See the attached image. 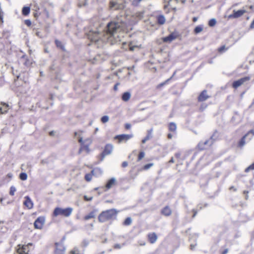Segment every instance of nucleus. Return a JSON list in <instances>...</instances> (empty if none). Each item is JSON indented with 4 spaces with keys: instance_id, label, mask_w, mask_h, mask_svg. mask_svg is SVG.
Wrapping results in <instances>:
<instances>
[{
    "instance_id": "1",
    "label": "nucleus",
    "mask_w": 254,
    "mask_h": 254,
    "mask_svg": "<svg viewBox=\"0 0 254 254\" xmlns=\"http://www.w3.org/2000/svg\"><path fill=\"white\" fill-rule=\"evenodd\" d=\"M126 24L123 22L112 21L108 23L105 30L103 31L104 39L108 40L118 32L125 31Z\"/></svg>"
},
{
    "instance_id": "2",
    "label": "nucleus",
    "mask_w": 254,
    "mask_h": 254,
    "mask_svg": "<svg viewBox=\"0 0 254 254\" xmlns=\"http://www.w3.org/2000/svg\"><path fill=\"white\" fill-rule=\"evenodd\" d=\"M118 211L112 208L102 211L98 216V220L100 223L116 219Z\"/></svg>"
},
{
    "instance_id": "3",
    "label": "nucleus",
    "mask_w": 254,
    "mask_h": 254,
    "mask_svg": "<svg viewBox=\"0 0 254 254\" xmlns=\"http://www.w3.org/2000/svg\"><path fill=\"white\" fill-rule=\"evenodd\" d=\"M72 211L73 209L71 207L62 208L57 207L54 210L52 215L53 217L61 216L64 217H68L71 215Z\"/></svg>"
},
{
    "instance_id": "4",
    "label": "nucleus",
    "mask_w": 254,
    "mask_h": 254,
    "mask_svg": "<svg viewBox=\"0 0 254 254\" xmlns=\"http://www.w3.org/2000/svg\"><path fill=\"white\" fill-rule=\"evenodd\" d=\"M87 36L88 39L94 42L98 41L100 39L102 40H106L104 39L103 32L100 33L98 31H90L87 33Z\"/></svg>"
},
{
    "instance_id": "5",
    "label": "nucleus",
    "mask_w": 254,
    "mask_h": 254,
    "mask_svg": "<svg viewBox=\"0 0 254 254\" xmlns=\"http://www.w3.org/2000/svg\"><path fill=\"white\" fill-rule=\"evenodd\" d=\"M78 142L81 144L78 153L80 154L83 151H85L87 153H89L90 151L89 146L92 143V140L90 138H87L83 141L82 138H80L78 139Z\"/></svg>"
},
{
    "instance_id": "6",
    "label": "nucleus",
    "mask_w": 254,
    "mask_h": 254,
    "mask_svg": "<svg viewBox=\"0 0 254 254\" xmlns=\"http://www.w3.org/2000/svg\"><path fill=\"white\" fill-rule=\"evenodd\" d=\"M33 246L31 243L25 245L18 244L16 247V252L17 254H29L30 247Z\"/></svg>"
},
{
    "instance_id": "7",
    "label": "nucleus",
    "mask_w": 254,
    "mask_h": 254,
    "mask_svg": "<svg viewBox=\"0 0 254 254\" xmlns=\"http://www.w3.org/2000/svg\"><path fill=\"white\" fill-rule=\"evenodd\" d=\"M175 1L176 3L178 2V0H163V9L165 11L166 13H169L171 10L176 11V7L171 5V2Z\"/></svg>"
},
{
    "instance_id": "8",
    "label": "nucleus",
    "mask_w": 254,
    "mask_h": 254,
    "mask_svg": "<svg viewBox=\"0 0 254 254\" xmlns=\"http://www.w3.org/2000/svg\"><path fill=\"white\" fill-rule=\"evenodd\" d=\"M133 137L132 134H122L117 135L114 137V140H117V143L120 144L122 142H127L128 140Z\"/></svg>"
},
{
    "instance_id": "9",
    "label": "nucleus",
    "mask_w": 254,
    "mask_h": 254,
    "mask_svg": "<svg viewBox=\"0 0 254 254\" xmlns=\"http://www.w3.org/2000/svg\"><path fill=\"white\" fill-rule=\"evenodd\" d=\"M54 254H64L65 248L62 242L55 243Z\"/></svg>"
},
{
    "instance_id": "10",
    "label": "nucleus",
    "mask_w": 254,
    "mask_h": 254,
    "mask_svg": "<svg viewBox=\"0 0 254 254\" xmlns=\"http://www.w3.org/2000/svg\"><path fill=\"white\" fill-rule=\"evenodd\" d=\"M46 218L44 216L38 217L34 223V227L36 229H42L45 222Z\"/></svg>"
},
{
    "instance_id": "11",
    "label": "nucleus",
    "mask_w": 254,
    "mask_h": 254,
    "mask_svg": "<svg viewBox=\"0 0 254 254\" xmlns=\"http://www.w3.org/2000/svg\"><path fill=\"white\" fill-rule=\"evenodd\" d=\"M250 79V76H245L237 80L234 81L232 83V87L234 89H237L239 86L244 84L245 82L248 81Z\"/></svg>"
},
{
    "instance_id": "12",
    "label": "nucleus",
    "mask_w": 254,
    "mask_h": 254,
    "mask_svg": "<svg viewBox=\"0 0 254 254\" xmlns=\"http://www.w3.org/2000/svg\"><path fill=\"white\" fill-rule=\"evenodd\" d=\"M113 149V145L111 144H107L104 148L103 151L101 154V156L102 159H103L105 156L110 154Z\"/></svg>"
},
{
    "instance_id": "13",
    "label": "nucleus",
    "mask_w": 254,
    "mask_h": 254,
    "mask_svg": "<svg viewBox=\"0 0 254 254\" xmlns=\"http://www.w3.org/2000/svg\"><path fill=\"white\" fill-rule=\"evenodd\" d=\"M98 172L99 174L101 173V171L99 169H94L90 173L85 174L84 176V179L87 182H90L93 176L96 175V173Z\"/></svg>"
},
{
    "instance_id": "14",
    "label": "nucleus",
    "mask_w": 254,
    "mask_h": 254,
    "mask_svg": "<svg viewBox=\"0 0 254 254\" xmlns=\"http://www.w3.org/2000/svg\"><path fill=\"white\" fill-rule=\"evenodd\" d=\"M179 35L177 32H173L168 36L162 38V40L164 43H170L175 39H177Z\"/></svg>"
},
{
    "instance_id": "15",
    "label": "nucleus",
    "mask_w": 254,
    "mask_h": 254,
    "mask_svg": "<svg viewBox=\"0 0 254 254\" xmlns=\"http://www.w3.org/2000/svg\"><path fill=\"white\" fill-rule=\"evenodd\" d=\"M247 11L245 9H240L238 10H233V13L228 16L229 18H237L242 16Z\"/></svg>"
},
{
    "instance_id": "16",
    "label": "nucleus",
    "mask_w": 254,
    "mask_h": 254,
    "mask_svg": "<svg viewBox=\"0 0 254 254\" xmlns=\"http://www.w3.org/2000/svg\"><path fill=\"white\" fill-rule=\"evenodd\" d=\"M209 97L210 96L208 95L207 90H204L198 96L197 101L198 102H202L207 100Z\"/></svg>"
},
{
    "instance_id": "17",
    "label": "nucleus",
    "mask_w": 254,
    "mask_h": 254,
    "mask_svg": "<svg viewBox=\"0 0 254 254\" xmlns=\"http://www.w3.org/2000/svg\"><path fill=\"white\" fill-rule=\"evenodd\" d=\"M148 241L149 243L154 244L157 240L158 236L154 232L149 233L147 235Z\"/></svg>"
},
{
    "instance_id": "18",
    "label": "nucleus",
    "mask_w": 254,
    "mask_h": 254,
    "mask_svg": "<svg viewBox=\"0 0 254 254\" xmlns=\"http://www.w3.org/2000/svg\"><path fill=\"white\" fill-rule=\"evenodd\" d=\"M23 204L29 209H32L33 207V203L28 196H25Z\"/></svg>"
},
{
    "instance_id": "19",
    "label": "nucleus",
    "mask_w": 254,
    "mask_h": 254,
    "mask_svg": "<svg viewBox=\"0 0 254 254\" xmlns=\"http://www.w3.org/2000/svg\"><path fill=\"white\" fill-rule=\"evenodd\" d=\"M0 114H4L7 113L9 110V105L4 102H0Z\"/></svg>"
},
{
    "instance_id": "20",
    "label": "nucleus",
    "mask_w": 254,
    "mask_h": 254,
    "mask_svg": "<svg viewBox=\"0 0 254 254\" xmlns=\"http://www.w3.org/2000/svg\"><path fill=\"white\" fill-rule=\"evenodd\" d=\"M97 211L98 210L97 209H93L88 214L83 217V220L86 221L90 219L94 218L96 217Z\"/></svg>"
},
{
    "instance_id": "21",
    "label": "nucleus",
    "mask_w": 254,
    "mask_h": 254,
    "mask_svg": "<svg viewBox=\"0 0 254 254\" xmlns=\"http://www.w3.org/2000/svg\"><path fill=\"white\" fill-rule=\"evenodd\" d=\"M161 213L162 215L165 216H169L172 214V210L168 206H166L165 207H163L161 211Z\"/></svg>"
},
{
    "instance_id": "22",
    "label": "nucleus",
    "mask_w": 254,
    "mask_h": 254,
    "mask_svg": "<svg viewBox=\"0 0 254 254\" xmlns=\"http://www.w3.org/2000/svg\"><path fill=\"white\" fill-rule=\"evenodd\" d=\"M116 185V180L115 178H111L109 179L105 186L106 190H108Z\"/></svg>"
},
{
    "instance_id": "23",
    "label": "nucleus",
    "mask_w": 254,
    "mask_h": 254,
    "mask_svg": "<svg viewBox=\"0 0 254 254\" xmlns=\"http://www.w3.org/2000/svg\"><path fill=\"white\" fill-rule=\"evenodd\" d=\"M209 141H201L197 144L196 148L198 150L202 151L206 149V146L207 145Z\"/></svg>"
},
{
    "instance_id": "24",
    "label": "nucleus",
    "mask_w": 254,
    "mask_h": 254,
    "mask_svg": "<svg viewBox=\"0 0 254 254\" xmlns=\"http://www.w3.org/2000/svg\"><path fill=\"white\" fill-rule=\"evenodd\" d=\"M168 130L173 133H175L177 130V125L174 122H171L168 125Z\"/></svg>"
},
{
    "instance_id": "25",
    "label": "nucleus",
    "mask_w": 254,
    "mask_h": 254,
    "mask_svg": "<svg viewBox=\"0 0 254 254\" xmlns=\"http://www.w3.org/2000/svg\"><path fill=\"white\" fill-rule=\"evenodd\" d=\"M109 4L110 8H114L115 9H122L124 7L123 4L117 5V3L115 1H110Z\"/></svg>"
},
{
    "instance_id": "26",
    "label": "nucleus",
    "mask_w": 254,
    "mask_h": 254,
    "mask_svg": "<svg viewBox=\"0 0 254 254\" xmlns=\"http://www.w3.org/2000/svg\"><path fill=\"white\" fill-rule=\"evenodd\" d=\"M157 23L159 25H163L165 23L166 19L164 15L161 14L156 16Z\"/></svg>"
},
{
    "instance_id": "27",
    "label": "nucleus",
    "mask_w": 254,
    "mask_h": 254,
    "mask_svg": "<svg viewBox=\"0 0 254 254\" xmlns=\"http://www.w3.org/2000/svg\"><path fill=\"white\" fill-rule=\"evenodd\" d=\"M55 43L57 48L61 49L63 51H65L64 46L61 41H59L58 39H56L55 40Z\"/></svg>"
},
{
    "instance_id": "28",
    "label": "nucleus",
    "mask_w": 254,
    "mask_h": 254,
    "mask_svg": "<svg viewBox=\"0 0 254 254\" xmlns=\"http://www.w3.org/2000/svg\"><path fill=\"white\" fill-rule=\"evenodd\" d=\"M130 93L128 92H126L123 94L122 96V99L125 102H127L130 99Z\"/></svg>"
},
{
    "instance_id": "29",
    "label": "nucleus",
    "mask_w": 254,
    "mask_h": 254,
    "mask_svg": "<svg viewBox=\"0 0 254 254\" xmlns=\"http://www.w3.org/2000/svg\"><path fill=\"white\" fill-rule=\"evenodd\" d=\"M83 252L78 247H74L69 252V254H83Z\"/></svg>"
},
{
    "instance_id": "30",
    "label": "nucleus",
    "mask_w": 254,
    "mask_h": 254,
    "mask_svg": "<svg viewBox=\"0 0 254 254\" xmlns=\"http://www.w3.org/2000/svg\"><path fill=\"white\" fill-rule=\"evenodd\" d=\"M203 30V26L202 25H199L195 27L193 30V33L195 34H197L201 32Z\"/></svg>"
},
{
    "instance_id": "31",
    "label": "nucleus",
    "mask_w": 254,
    "mask_h": 254,
    "mask_svg": "<svg viewBox=\"0 0 254 254\" xmlns=\"http://www.w3.org/2000/svg\"><path fill=\"white\" fill-rule=\"evenodd\" d=\"M30 12V8L28 6H24L22 10V14L24 16H27Z\"/></svg>"
},
{
    "instance_id": "32",
    "label": "nucleus",
    "mask_w": 254,
    "mask_h": 254,
    "mask_svg": "<svg viewBox=\"0 0 254 254\" xmlns=\"http://www.w3.org/2000/svg\"><path fill=\"white\" fill-rule=\"evenodd\" d=\"M247 136V134H245L238 142V146L239 147H242L245 144V138Z\"/></svg>"
},
{
    "instance_id": "33",
    "label": "nucleus",
    "mask_w": 254,
    "mask_h": 254,
    "mask_svg": "<svg viewBox=\"0 0 254 254\" xmlns=\"http://www.w3.org/2000/svg\"><path fill=\"white\" fill-rule=\"evenodd\" d=\"M132 220L130 217H127L125 219L123 223V225L124 226H129L131 224Z\"/></svg>"
},
{
    "instance_id": "34",
    "label": "nucleus",
    "mask_w": 254,
    "mask_h": 254,
    "mask_svg": "<svg viewBox=\"0 0 254 254\" xmlns=\"http://www.w3.org/2000/svg\"><path fill=\"white\" fill-rule=\"evenodd\" d=\"M171 78H172V77L171 78L167 79L164 82L159 84L158 85H157L156 86V88L158 89H160L163 86H164L165 85L167 84L168 83V82L171 80Z\"/></svg>"
},
{
    "instance_id": "35",
    "label": "nucleus",
    "mask_w": 254,
    "mask_h": 254,
    "mask_svg": "<svg viewBox=\"0 0 254 254\" xmlns=\"http://www.w3.org/2000/svg\"><path fill=\"white\" fill-rule=\"evenodd\" d=\"M153 166V163H148L144 165L141 169V171L147 170Z\"/></svg>"
},
{
    "instance_id": "36",
    "label": "nucleus",
    "mask_w": 254,
    "mask_h": 254,
    "mask_svg": "<svg viewBox=\"0 0 254 254\" xmlns=\"http://www.w3.org/2000/svg\"><path fill=\"white\" fill-rule=\"evenodd\" d=\"M145 156V153L143 151H140L138 154L137 161L141 160Z\"/></svg>"
},
{
    "instance_id": "37",
    "label": "nucleus",
    "mask_w": 254,
    "mask_h": 254,
    "mask_svg": "<svg viewBox=\"0 0 254 254\" xmlns=\"http://www.w3.org/2000/svg\"><path fill=\"white\" fill-rule=\"evenodd\" d=\"M254 170V162L245 169V172L248 173V172H250V171Z\"/></svg>"
},
{
    "instance_id": "38",
    "label": "nucleus",
    "mask_w": 254,
    "mask_h": 254,
    "mask_svg": "<svg viewBox=\"0 0 254 254\" xmlns=\"http://www.w3.org/2000/svg\"><path fill=\"white\" fill-rule=\"evenodd\" d=\"M175 158L176 159V161L177 162H179L181 160V152H178L175 153L174 154Z\"/></svg>"
},
{
    "instance_id": "39",
    "label": "nucleus",
    "mask_w": 254,
    "mask_h": 254,
    "mask_svg": "<svg viewBox=\"0 0 254 254\" xmlns=\"http://www.w3.org/2000/svg\"><path fill=\"white\" fill-rule=\"evenodd\" d=\"M228 50V48H226L225 46H222L218 49V52L219 53H223Z\"/></svg>"
},
{
    "instance_id": "40",
    "label": "nucleus",
    "mask_w": 254,
    "mask_h": 254,
    "mask_svg": "<svg viewBox=\"0 0 254 254\" xmlns=\"http://www.w3.org/2000/svg\"><path fill=\"white\" fill-rule=\"evenodd\" d=\"M216 21L214 18L211 19L208 21V25L210 27H213L216 25Z\"/></svg>"
},
{
    "instance_id": "41",
    "label": "nucleus",
    "mask_w": 254,
    "mask_h": 254,
    "mask_svg": "<svg viewBox=\"0 0 254 254\" xmlns=\"http://www.w3.org/2000/svg\"><path fill=\"white\" fill-rule=\"evenodd\" d=\"M16 190L15 189V188L14 187V186H11L10 187V190H9V194L11 195V196H13L15 194V192L16 191Z\"/></svg>"
},
{
    "instance_id": "42",
    "label": "nucleus",
    "mask_w": 254,
    "mask_h": 254,
    "mask_svg": "<svg viewBox=\"0 0 254 254\" xmlns=\"http://www.w3.org/2000/svg\"><path fill=\"white\" fill-rule=\"evenodd\" d=\"M19 178L22 181H25L27 179V175L25 173H21L20 174Z\"/></svg>"
},
{
    "instance_id": "43",
    "label": "nucleus",
    "mask_w": 254,
    "mask_h": 254,
    "mask_svg": "<svg viewBox=\"0 0 254 254\" xmlns=\"http://www.w3.org/2000/svg\"><path fill=\"white\" fill-rule=\"evenodd\" d=\"M4 223V221L0 220V224H3ZM6 230H7L6 227L0 226V231L1 232L4 233Z\"/></svg>"
},
{
    "instance_id": "44",
    "label": "nucleus",
    "mask_w": 254,
    "mask_h": 254,
    "mask_svg": "<svg viewBox=\"0 0 254 254\" xmlns=\"http://www.w3.org/2000/svg\"><path fill=\"white\" fill-rule=\"evenodd\" d=\"M101 120L103 123H105L109 121V117L107 116H104L101 118Z\"/></svg>"
},
{
    "instance_id": "45",
    "label": "nucleus",
    "mask_w": 254,
    "mask_h": 254,
    "mask_svg": "<svg viewBox=\"0 0 254 254\" xmlns=\"http://www.w3.org/2000/svg\"><path fill=\"white\" fill-rule=\"evenodd\" d=\"M207 106V105L206 104H201V105L199 108V111L202 112L205 108H206Z\"/></svg>"
},
{
    "instance_id": "46",
    "label": "nucleus",
    "mask_w": 254,
    "mask_h": 254,
    "mask_svg": "<svg viewBox=\"0 0 254 254\" xmlns=\"http://www.w3.org/2000/svg\"><path fill=\"white\" fill-rule=\"evenodd\" d=\"M129 50L130 51H133L134 50V48L137 47L136 46H131V43H129Z\"/></svg>"
},
{
    "instance_id": "47",
    "label": "nucleus",
    "mask_w": 254,
    "mask_h": 254,
    "mask_svg": "<svg viewBox=\"0 0 254 254\" xmlns=\"http://www.w3.org/2000/svg\"><path fill=\"white\" fill-rule=\"evenodd\" d=\"M84 200L85 201H91L93 199V197L92 196H87V195H84L83 197Z\"/></svg>"
},
{
    "instance_id": "48",
    "label": "nucleus",
    "mask_w": 254,
    "mask_h": 254,
    "mask_svg": "<svg viewBox=\"0 0 254 254\" xmlns=\"http://www.w3.org/2000/svg\"><path fill=\"white\" fill-rule=\"evenodd\" d=\"M24 23L28 27H30L31 25V22L29 19L25 20L24 21Z\"/></svg>"
},
{
    "instance_id": "49",
    "label": "nucleus",
    "mask_w": 254,
    "mask_h": 254,
    "mask_svg": "<svg viewBox=\"0 0 254 254\" xmlns=\"http://www.w3.org/2000/svg\"><path fill=\"white\" fill-rule=\"evenodd\" d=\"M191 212L192 213V217L194 218L196 216V215L197 214V210L193 209H192L191 210Z\"/></svg>"
},
{
    "instance_id": "50",
    "label": "nucleus",
    "mask_w": 254,
    "mask_h": 254,
    "mask_svg": "<svg viewBox=\"0 0 254 254\" xmlns=\"http://www.w3.org/2000/svg\"><path fill=\"white\" fill-rule=\"evenodd\" d=\"M149 139V136H146L141 141L142 143L144 144L146 142V141Z\"/></svg>"
},
{
    "instance_id": "51",
    "label": "nucleus",
    "mask_w": 254,
    "mask_h": 254,
    "mask_svg": "<svg viewBox=\"0 0 254 254\" xmlns=\"http://www.w3.org/2000/svg\"><path fill=\"white\" fill-rule=\"evenodd\" d=\"M152 132V129H150L147 130V134L146 136H149V139L151 137Z\"/></svg>"
},
{
    "instance_id": "52",
    "label": "nucleus",
    "mask_w": 254,
    "mask_h": 254,
    "mask_svg": "<svg viewBox=\"0 0 254 254\" xmlns=\"http://www.w3.org/2000/svg\"><path fill=\"white\" fill-rule=\"evenodd\" d=\"M127 165H128V163L126 161L123 162L122 164V167L123 168H125V167H127Z\"/></svg>"
},
{
    "instance_id": "53",
    "label": "nucleus",
    "mask_w": 254,
    "mask_h": 254,
    "mask_svg": "<svg viewBox=\"0 0 254 254\" xmlns=\"http://www.w3.org/2000/svg\"><path fill=\"white\" fill-rule=\"evenodd\" d=\"M130 127H131V125L129 124H126L125 125V127L126 129H130Z\"/></svg>"
},
{
    "instance_id": "54",
    "label": "nucleus",
    "mask_w": 254,
    "mask_h": 254,
    "mask_svg": "<svg viewBox=\"0 0 254 254\" xmlns=\"http://www.w3.org/2000/svg\"><path fill=\"white\" fill-rule=\"evenodd\" d=\"M175 162V160L174 157H171V158L170 159V160L168 162V164H172L174 163Z\"/></svg>"
},
{
    "instance_id": "55",
    "label": "nucleus",
    "mask_w": 254,
    "mask_h": 254,
    "mask_svg": "<svg viewBox=\"0 0 254 254\" xmlns=\"http://www.w3.org/2000/svg\"><path fill=\"white\" fill-rule=\"evenodd\" d=\"M119 85V83H117L116 84H115V85L114 86V91H116L118 90V86Z\"/></svg>"
},
{
    "instance_id": "56",
    "label": "nucleus",
    "mask_w": 254,
    "mask_h": 254,
    "mask_svg": "<svg viewBox=\"0 0 254 254\" xmlns=\"http://www.w3.org/2000/svg\"><path fill=\"white\" fill-rule=\"evenodd\" d=\"M250 133H251L252 134V136H254V130L252 129V130H250L249 131H248V132L246 134H247V135H248Z\"/></svg>"
},
{
    "instance_id": "57",
    "label": "nucleus",
    "mask_w": 254,
    "mask_h": 254,
    "mask_svg": "<svg viewBox=\"0 0 254 254\" xmlns=\"http://www.w3.org/2000/svg\"><path fill=\"white\" fill-rule=\"evenodd\" d=\"M49 134L50 136H53L55 135V131H51L49 132Z\"/></svg>"
},
{
    "instance_id": "58",
    "label": "nucleus",
    "mask_w": 254,
    "mask_h": 254,
    "mask_svg": "<svg viewBox=\"0 0 254 254\" xmlns=\"http://www.w3.org/2000/svg\"><path fill=\"white\" fill-rule=\"evenodd\" d=\"M173 137V134L171 133H169L167 135V138L169 139H171Z\"/></svg>"
},
{
    "instance_id": "59",
    "label": "nucleus",
    "mask_w": 254,
    "mask_h": 254,
    "mask_svg": "<svg viewBox=\"0 0 254 254\" xmlns=\"http://www.w3.org/2000/svg\"><path fill=\"white\" fill-rule=\"evenodd\" d=\"M228 252V250L227 249H225L221 252V254H226Z\"/></svg>"
},
{
    "instance_id": "60",
    "label": "nucleus",
    "mask_w": 254,
    "mask_h": 254,
    "mask_svg": "<svg viewBox=\"0 0 254 254\" xmlns=\"http://www.w3.org/2000/svg\"><path fill=\"white\" fill-rule=\"evenodd\" d=\"M198 19V18L197 17H193L192 18V21L193 22H195Z\"/></svg>"
},
{
    "instance_id": "61",
    "label": "nucleus",
    "mask_w": 254,
    "mask_h": 254,
    "mask_svg": "<svg viewBox=\"0 0 254 254\" xmlns=\"http://www.w3.org/2000/svg\"><path fill=\"white\" fill-rule=\"evenodd\" d=\"M145 242L144 241H142L139 243L140 246H144L145 245Z\"/></svg>"
},
{
    "instance_id": "62",
    "label": "nucleus",
    "mask_w": 254,
    "mask_h": 254,
    "mask_svg": "<svg viewBox=\"0 0 254 254\" xmlns=\"http://www.w3.org/2000/svg\"><path fill=\"white\" fill-rule=\"evenodd\" d=\"M243 193L247 195L248 193V191L245 190L244 191Z\"/></svg>"
},
{
    "instance_id": "63",
    "label": "nucleus",
    "mask_w": 254,
    "mask_h": 254,
    "mask_svg": "<svg viewBox=\"0 0 254 254\" xmlns=\"http://www.w3.org/2000/svg\"><path fill=\"white\" fill-rule=\"evenodd\" d=\"M115 248H120V247L118 245H117L115 246Z\"/></svg>"
},
{
    "instance_id": "64",
    "label": "nucleus",
    "mask_w": 254,
    "mask_h": 254,
    "mask_svg": "<svg viewBox=\"0 0 254 254\" xmlns=\"http://www.w3.org/2000/svg\"><path fill=\"white\" fill-rule=\"evenodd\" d=\"M198 207H199V210H200V209H201L202 208V207H202V206H198Z\"/></svg>"
}]
</instances>
